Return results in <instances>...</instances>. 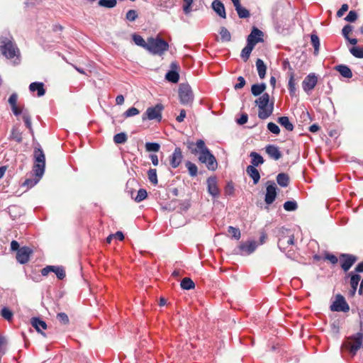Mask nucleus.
<instances>
[{"label": "nucleus", "instance_id": "nucleus-1", "mask_svg": "<svg viewBox=\"0 0 363 363\" xmlns=\"http://www.w3.org/2000/svg\"><path fill=\"white\" fill-rule=\"evenodd\" d=\"M187 147L194 155L199 152V161L201 163L206 164L208 169L215 170L216 169L218 164L216 157L206 146L205 142L203 140H198L196 143L188 142Z\"/></svg>", "mask_w": 363, "mask_h": 363}, {"label": "nucleus", "instance_id": "nucleus-2", "mask_svg": "<svg viewBox=\"0 0 363 363\" xmlns=\"http://www.w3.org/2000/svg\"><path fill=\"white\" fill-rule=\"evenodd\" d=\"M0 51L1 54L11 61L12 65H17L21 62V55L18 48L10 37L0 38Z\"/></svg>", "mask_w": 363, "mask_h": 363}, {"label": "nucleus", "instance_id": "nucleus-3", "mask_svg": "<svg viewBox=\"0 0 363 363\" xmlns=\"http://www.w3.org/2000/svg\"><path fill=\"white\" fill-rule=\"evenodd\" d=\"M269 95L267 93H264L255 100V104L259 108L258 117L260 119H266L272 114L274 104H269Z\"/></svg>", "mask_w": 363, "mask_h": 363}, {"label": "nucleus", "instance_id": "nucleus-4", "mask_svg": "<svg viewBox=\"0 0 363 363\" xmlns=\"http://www.w3.org/2000/svg\"><path fill=\"white\" fill-rule=\"evenodd\" d=\"M169 48L167 41L160 37L147 38L146 50L153 55H162Z\"/></svg>", "mask_w": 363, "mask_h": 363}, {"label": "nucleus", "instance_id": "nucleus-5", "mask_svg": "<svg viewBox=\"0 0 363 363\" xmlns=\"http://www.w3.org/2000/svg\"><path fill=\"white\" fill-rule=\"evenodd\" d=\"M342 346L345 347L352 356H354L357 352L363 347V333L359 332L348 337L343 342Z\"/></svg>", "mask_w": 363, "mask_h": 363}, {"label": "nucleus", "instance_id": "nucleus-6", "mask_svg": "<svg viewBox=\"0 0 363 363\" xmlns=\"http://www.w3.org/2000/svg\"><path fill=\"white\" fill-rule=\"evenodd\" d=\"M34 167L33 171L36 177L40 178L45 172V157L43 150L40 147L34 149Z\"/></svg>", "mask_w": 363, "mask_h": 363}, {"label": "nucleus", "instance_id": "nucleus-7", "mask_svg": "<svg viewBox=\"0 0 363 363\" xmlns=\"http://www.w3.org/2000/svg\"><path fill=\"white\" fill-rule=\"evenodd\" d=\"M164 106L161 104H157L155 106L149 107L147 108L145 113L143 115V121L148 120H156L161 121L162 120V111Z\"/></svg>", "mask_w": 363, "mask_h": 363}, {"label": "nucleus", "instance_id": "nucleus-8", "mask_svg": "<svg viewBox=\"0 0 363 363\" xmlns=\"http://www.w3.org/2000/svg\"><path fill=\"white\" fill-rule=\"evenodd\" d=\"M179 96L182 104H189L194 100V94L189 84H182L179 89Z\"/></svg>", "mask_w": 363, "mask_h": 363}, {"label": "nucleus", "instance_id": "nucleus-9", "mask_svg": "<svg viewBox=\"0 0 363 363\" xmlns=\"http://www.w3.org/2000/svg\"><path fill=\"white\" fill-rule=\"evenodd\" d=\"M330 310L332 311L347 312L350 310V307L343 296L337 294L335 297V301L330 306Z\"/></svg>", "mask_w": 363, "mask_h": 363}, {"label": "nucleus", "instance_id": "nucleus-10", "mask_svg": "<svg viewBox=\"0 0 363 363\" xmlns=\"http://www.w3.org/2000/svg\"><path fill=\"white\" fill-rule=\"evenodd\" d=\"M318 83V77L315 73L308 74L302 82V88L308 94L315 88Z\"/></svg>", "mask_w": 363, "mask_h": 363}, {"label": "nucleus", "instance_id": "nucleus-11", "mask_svg": "<svg viewBox=\"0 0 363 363\" xmlns=\"http://www.w3.org/2000/svg\"><path fill=\"white\" fill-rule=\"evenodd\" d=\"M294 244V236L289 231L286 230V235H282L278 240V247L281 251L284 252L288 247Z\"/></svg>", "mask_w": 363, "mask_h": 363}, {"label": "nucleus", "instance_id": "nucleus-12", "mask_svg": "<svg viewBox=\"0 0 363 363\" xmlns=\"http://www.w3.org/2000/svg\"><path fill=\"white\" fill-rule=\"evenodd\" d=\"M33 250L26 246L21 247L16 253V259L20 264H26L29 261Z\"/></svg>", "mask_w": 363, "mask_h": 363}, {"label": "nucleus", "instance_id": "nucleus-13", "mask_svg": "<svg viewBox=\"0 0 363 363\" xmlns=\"http://www.w3.org/2000/svg\"><path fill=\"white\" fill-rule=\"evenodd\" d=\"M357 261V257L354 255L349 254H342L340 257V262L342 269L347 272Z\"/></svg>", "mask_w": 363, "mask_h": 363}, {"label": "nucleus", "instance_id": "nucleus-14", "mask_svg": "<svg viewBox=\"0 0 363 363\" xmlns=\"http://www.w3.org/2000/svg\"><path fill=\"white\" fill-rule=\"evenodd\" d=\"M170 67L172 69L166 74L165 78L170 82L177 83L179 79V75L177 72L179 65L176 62H173L171 63Z\"/></svg>", "mask_w": 363, "mask_h": 363}, {"label": "nucleus", "instance_id": "nucleus-15", "mask_svg": "<svg viewBox=\"0 0 363 363\" xmlns=\"http://www.w3.org/2000/svg\"><path fill=\"white\" fill-rule=\"evenodd\" d=\"M183 159L182 150L179 147H176L172 155L169 157V163L172 168H177L179 166Z\"/></svg>", "mask_w": 363, "mask_h": 363}, {"label": "nucleus", "instance_id": "nucleus-16", "mask_svg": "<svg viewBox=\"0 0 363 363\" xmlns=\"http://www.w3.org/2000/svg\"><path fill=\"white\" fill-rule=\"evenodd\" d=\"M277 196V186L274 183H272L267 186L264 201L267 204L272 203Z\"/></svg>", "mask_w": 363, "mask_h": 363}, {"label": "nucleus", "instance_id": "nucleus-17", "mask_svg": "<svg viewBox=\"0 0 363 363\" xmlns=\"http://www.w3.org/2000/svg\"><path fill=\"white\" fill-rule=\"evenodd\" d=\"M208 191L213 197H217L220 194V191L217 185L216 177H209L207 179Z\"/></svg>", "mask_w": 363, "mask_h": 363}, {"label": "nucleus", "instance_id": "nucleus-18", "mask_svg": "<svg viewBox=\"0 0 363 363\" xmlns=\"http://www.w3.org/2000/svg\"><path fill=\"white\" fill-rule=\"evenodd\" d=\"M257 248V244L255 241H248L242 242L239 245V250L242 254L250 255Z\"/></svg>", "mask_w": 363, "mask_h": 363}, {"label": "nucleus", "instance_id": "nucleus-19", "mask_svg": "<svg viewBox=\"0 0 363 363\" xmlns=\"http://www.w3.org/2000/svg\"><path fill=\"white\" fill-rule=\"evenodd\" d=\"M252 38V35L250 36V38ZM256 45V42H252V40L250 39L247 40V45L241 51V57L245 61L247 62L250 57V55Z\"/></svg>", "mask_w": 363, "mask_h": 363}, {"label": "nucleus", "instance_id": "nucleus-20", "mask_svg": "<svg viewBox=\"0 0 363 363\" xmlns=\"http://www.w3.org/2000/svg\"><path fill=\"white\" fill-rule=\"evenodd\" d=\"M265 150L269 157L274 160H278L281 157V153L279 147L274 145H267Z\"/></svg>", "mask_w": 363, "mask_h": 363}, {"label": "nucleus", "instance_id": "nucleus-21", "mask_svg": "<svg viewBox=\"0 0 363 363\" xmlns=\"http://www.w3.org/2000/svg\"><path fill=\"white\" fill-rule=\"evenodd\" d=\"M212 9L221 18H226V13L223 4L220 0H214L212 3Z\"/></svg>", "mask_w": 363, "mask_h": 363}, {"label": "nucleus", "instance_id": "nucleus-22", "mask_svg": "<svg viewBox=\"0 0 363 363\" xmlns=\"http://www.w3.org/2000/svg\"><path fill=\"white\" fill-rule=\"evenodd\" d=\"M29 90L30 92L37 91V96L38 97L43 96L45 94L44 89V84L43 82H33L29 85Z\"/></svg>", "mask_w": 363, "mask_h": 363}, {"label": "nucleus", "instance_id": "nucleus-23", "mask_svg": "<svg viewBox=\"0 0 363 363\" xmlns=\"http://www.w3.org/2000/svg\"><path fill=\"white\" fill-rule=\"evenodd\" d=\"M31 324L38 333L45 335L42 332V330H45L47 328V324L45 321L40 320L39 318H33L31 319Z\"/></svg>", "mask_w": 363, "mask_h": 363}, {"label": "nucleus", "instance_id": "nucleus-24", "mask_svg": "<svg viewBox=\"0 0 363 363\" xmlns=\"http://www.w3.org/2000/svg\"><path fill=\"white\" fill-rule=\"evenodd\" d=\"M252 35L251 38L252 42H256V44L260 42H263V33L260 30L257 28H253L250 34L248 35L247 38V41L250 39V36Z\"/></svg>", "mask_w": 363, "mask_h": 363}, {"label": "nucleus", "instance_id": "nucleus-25", "mask_svg": "<svg viewBox=\"0 0 363 363\" xmlns=\"http://www.w3.org/2000/svg\"><path fill=\"white\" fill-rule=\"evenodd\" d=\"M247 174L252 179L255 184H257L260 179V174L256 167L248 166L246 169Z\"/></svg>", "mask_w": 363, "mask_h": 363}, {"label": "nucleus", "instance_id": "nucleus-26", "mask_svg": "<svg viewBox=\"0 0 363 363\" xmlns=\"http://www.w3.org/2000/svg\"><path fill=\"white\" fill-rule=\"evenodd\" d=\"M337 70L343 77L350 79L352 77V72L350 68L345 65H340L335 67Z\"/></svg>", "mask_w": 363, "mask_h": 363}, {"label": "nucleus", "instance_id": "nucleus-27", "mask_svg": "<svg viewBox=\"0 0 363 363\" xmlns=\"http://www.w3.org/2000/svg\"><path fill=\"white\" fill-rule=\"evenodd\" d=\"M267 86L264 83L255 84L252 85L251 92L255 96L261 95L266 89Z\"/></svg>", "mask_w": 363, "mask_h": 363}, {"label": "nucleus", "instance_id": "nucleus-28", "mask_svg": "<svg viewBox=\"0 0 363 363\" xmlns=\"http://www.w3.org/2000/svg\"><path fill=\"white\" fill-rule=\"evenodd\" d=\"M250 157H251V166L255 167L262 164L264 162L263 157L256 152H252Z\"/></svg>", "mask_w": 363, "mask_h": 363}, {"label": "nucleus", "instance_id": "nucleus-29", "mask_svg": "<svg viewBox=\"0 0 363 363\" xmlns=\"http://www.w3.org/2000/svg\"><path fill=\"white\" fill-rule=\"evenodd\" d=\"M277 182L281 187H286L289 184V177L286 173H279L277 176Z\"/></svg>", "mask_w": 363, "mask_h": 363}, {"label": "nucleus", "instance_id": "nucleus-30", "mask_svg": "<svg viewBox=\"0 0 363 363\" xmlns=\"http://www.w3.org/2000/svg\"><path fill=\"white\" fill-rule=\"evenodd\" d=\"M289 78L288 82V89L291 96H294L296 94V83L294 79V72H289Z\"/></svg>", "mask_w": 363, "mask_h": 363}, {"label": "nucleus", "instance_id": "nucleus-31", "mask_svg": "<svg viewBox=\"0 0 363 363\" xmlns=\"http://www.w3.org/2000/svg\"><path fill=\"white\" fill-rule=\"evenodd\" d=\"M256 67L258 72V75L261 79L264 78L266 74L267 67L261 59H257L256 61Z\"/></svg>", "mask_w": 363, "mask_h": 363}, {"label": "nucleus", "instance_id": "nucleus-32", "mask_svg": "<svg viewBox=\"0 0 363 363\" xmlns=\"http://www.w3.org/2000/svg\"><path fill=\"white\" fill-rule=\"evenodd\" d=\"M279 123L284 127L287 130L291 131L294 129L293 124L290 122L287 116H281L278 118Z\"/></svg>", "mask_w": 363, "mask_h": 363}, {"label": "nucleus", "instance_id": "nucleus-33", "mask_svg": "<svg viewBox=\"0 0 363 363\" xmlns=\"http://www.w3.org/2000/svg\"><path fill=\"white\" fill-rule=\"evenodd\" d=\"M311 44L314 48V55H318L319 52L320 48V40L318 36L316 34H311Z\"/></svg>", "mask_w": 363, "mask_h": 363}, {"label": "nucleus", "instance_id": "nucleus-34", "mask_svg": "<svg viewBox=\"0 0 363 363\" xmlns=\"http://www.w3.org/2000/svg\"><path fill=\"white\" fill-rule=\"evenodd\" d=\"M181 287L183 289L189 290L195 287L194 281L188 277L184 278L181 281Z\"/></svg>", "mask_w": 363, "mask_h": 363}, {"label": "nucleus", "instance_id": "nucleus-35", "mask_svg": "<svg viewBox=\"0 0 363 363\" xmlns=\"http://www.w3.org/2000/svg\"><path fill=\"white\" fill-rule=\"evenodd\" d=\"M23 120L26 124V126L28 128L30 133L33 135V130L31 124L30 116L28 112L23 113Z\"/></svg>", "mask_w": 363, "mask_h": 363}, {"label": "nucleus", "instance_id": "nucleus-36", "mask_svg": "<svg viewBox=\"0 0 363 363\" xmlns=\"http://www.w3.org/2000/svg\"><path fill=\"white\" fill-rule=\"evenodd\" d=\"M52 272H54L57 277L60 280H62L66 275L65 269L62 266H53V270H52Z\"/></svg>", "mask_w": 363, "mask_h": 363}, {"label": "nucleus", "instance_id": "nucleus-37", "mask_svg": "<svg viewBox=\"0 0 363 363\" xmlns=\"http://www.w3.org/2000/svg\"><path fill=\"white\" fill-rule=\"evenodd\" d=\"M133 40L137 45H139L145 49L147 48V40L145 41L142 36L135 34L133 35Z\"/></svg>", "mask_w": 363, "mask_h": 363}, {"label": "nucleus", "instance_id": "nucleus-38", "mask_svg": "<svg viewBox=\"0 0 363 363\" xmlns=\"http://www.w3.org/2000/svg\"><path fill=\"white\" fill-rule=\"evenodd\" d=\"M0 315L8 321H11L13 316V312L7 307L2 308Z\"/></svg>", "mask_w": 363, "mask_h": 363}, {"label": "nucleus", "instance_id": "nucleus-39", "mask_svg": "<svg viewBox=\"0 0 363 363\" xmlns=\"http://www.w3.org/2000/svg\"><path fill=\"white\" fill-rule=\"evenodd\" d=\"M127 140L128 137L125 133H117L113 136V141L116 144H123Z\"/></svg>", "mask_w": 363, "mask_h": 363}, {"label": "nucleus", "instance_id": "nucleus-40", "mask_svg": "<svg viewBox=\"0 0 363 363\" xmlns=\"http://www.w3.org/2000/svg\"><path fill=\"white\" fill-rule=\"evenodd\" d=\"M220 38L222 41L229 42L231 40L230 33L228 30V29L225 27H221L220 32Z\"/></svg>", "mask_w": 363, "mask_h": 363}, {"label": "nucleus", "instance_id": "nucleus-41", "mask_svg": "<svg viewBox=\"0 0 363 363\" xmlns=\"http://www.w3.org/2000/svg\"><path fill=\"white\" fill-rule=\"evenodd\" d=\"M186 167L191 177H196L197 175L198 168L195 164L190 161H187L186 162Z\"/></svg>", "mask_w": 363, "mask_h": 363}, {"label": "nucleus", "instance_id": "nucleus-42", "mask_svg": "<svg viewBox=\"0 0 363 363\" xmlns=\"http://www.w3.org/2000/svg\"><path fill=\"white\" fill-rule=\"evenodd\" d=\"M147 176L149 181L153 184L154 185H156L158 182L157 180V171L155 169H150L147 172Z\"/></svg>", "mask_w": 363, "mask_h": 363}, {"label": "nucleus", "instance_id": "nucleus-43", "mask_svg": "<svg viewBox=\"0 0 363 363\" xmlns=\"http://www.w3.org/2000/svg\"><path fill=\"white\" fill-rule=\"evenodd\" d=\"M351 54L357 58H363V46L362 47H352L350 49Z\"/></svg>", "mask_w": 363, "mask_h": 363}, {"label": "nucleus", "instance_id": "nucleus-44", "mask_svg": "<svg viewBox=\"0 0 363 363\" xmlns=\"http://www.w3.org/2000/svg\"><path fill=\"white\" fill-rule=\"evenodd\" d=\"M238 16L240 18H245L250 16V12L247 9L242 7L241 5L235 8Z\"/></svg>", "mask_w": 363, "mask_h": 363}, {"label": "nucleus", "instance_id": "nucleus-45", "mask_svg": "<svg viewBox=\"0 0 363 363\" xmlns=\"http://www.w3.org/2000/svg\"><path fill=\"white\" fill-rule=\"evenodd\" d=\"M298 208L297 203L295 201H288L284 203V208L287 211H294Z\"/></svg>", "mask_w": 363, "mask_h": 363}, {"label": "nucleus", "instance_id": "nucleus-46", "mask_svg": "<svg viewBox=\"0 0 363 363\" xmlns=\"http://www.w3.org/2000/svg\"><path fill=\"white\" fill-rule=\"evenodd\" d=\"M11 137L13 140H14L16 142H17L18 143L22 142V140H23L22 133L17 128H13V130L11 131Z\"/></svg>", "mask_w": 363, "mask_h": 363}, {"label": "nucleus", "instance_id": "nucleus-47", "mask_svg": "<svg viewBox=\"0 0 363 363\" xmlns=\"http://www.w3.org/2000/svg\"><path fill=\"white\" fill-rule=\"evenodd\" d=\"M228 232L231 234L232 237L235 240H239L241 236L240 230L238 228L229 226L228 228Z\"/></svg>", "mask_w": 363, "mask_h": 363}, {"label": "nucleus", "instance_id": "nucleus-48", "mask_svg": "<svg viewBox=\"0 0 363 363\" xmlns=\"http://www.w3.org/2000/svg\"><path fill=\"white\" fill-rule=\"evenodd\" d=\"M116 0H99V5L106 8H113L116 5Z\"/></svg>", "mask_w": 363, "mask_h": 363}, {"label": "nucleus", "instance_id": "nucleus-49", "mask_svg": "<svg viewBox=\"0 0 363 363\" xmlns=\"http://www.w3.org/2000/svg\"><path fill=\"white\" fill-rule=\"evenodd\" d=\"M145 148L148 152H158L160 150V145L157 143H146Z\"/></svg>", "mask_w": 363, "mask_h": 363}, {"label": "nucleus", "instance_id": "nucleus-50", "mask_svg": "<svg viewBox=\"0 0 363 363\" xmlns=\"http://www.w3.org/2000/svg\"><path fill=\"white\" fill-rule=\"evenodd\" d=\"M360 276L358 274H352L350 277V286L351 288H354V289H357L359 285V282L360 281Z\"/></svg>", "mask_w": 363, "mask_h": 363}, {"label": "nucleus", "instance_id": "nucleus-51", "mask_svg": "<svg viewBox=\"0 0 363 363\" xmlns=\"http://www.w3.org/2000/svg\"><path fill=\"white\" fill-rule=\"evenodd\" d=\"M139 113H140V111L138 108H136L135 107H131L123 113V116L125 118H129V117L135 116L139 114Z\"/></svg>", "mask_w": 363, "mask_h": 363}, {"label": "nucleus", "instance_id": "nucleus-52", "mask_svg": "<svg viewBox=\"0 0 363 363\" xmlns=\"http://www.w3.org/2000/svg\"><path fill=\"white\" fill-rule=\"evenodd\" d=\"M147 196V191L144 189H140L138 190L136 197L135 198V200L137 202H140L143 201Z\"/></svg>", "mask_w": 363, "mask_h": 363}, {"label": "nucleus", "instance_id": "nucleus-53", "mask_svg": "<svg viewBox=\"0 0 363 363\" xmlns=\"http://www.w3.org/2000/svg\"><path fill=\"white\" fill-rule=\"evenodd\" d=\"M138 18V13L135 10L130 9L126 13L125 18L129 21H134Z\"/></svg>", "mask_w": 363, "mask_h": 363}, {"label": "nucleus", "instance_id": "nucleus-54", "mask_svg": "<svg viewBox=\"0 0 363 363\" xmlns=\"http://www.w3.org/2000/svg\"><path fill=\"white\" fill-rule=\"evenodd\" d=\"M267 128L271 133L274 134L278 135L280 133L279 126L272 122H270L267 124Z\"/></svg>", "mask_w": 363, "mask_h": 363}, {"label": "nucleus", "instance_id": "nucleus-55", "mask_svg": "<svg viewBox=\"0 0 363 363\" xmlns=\"http://www.w3.org/2000/svg\"><path fill=\"white\" fill-rule=\"evenodd\" d=\"M357 18V13L354 11H350L345 20L348 22H354Z\"/></svg>", "mask_w": 363, "mask_h": 363}, {"label": "nucleus", "instance_id": "nucleus-56", "mask_svg": "<svg viewBox=\"0 0 363 363\" xmlns=\"http://www.w3.org/2000/svg\"><path fill=\"white\" fill-rule=\"evenodd\" d=\"M57 320L63 323V324H67L69 323V318L67 315L65 313H60L57 315Z\"/></svg>", "mask_w": 363, "mask_h": 363}, {"label": "nucleus", "instance_id": "nucleus-57", "mask_svg": "<svg viewBox=\"0 0 363 363\" xmlns=\"http://www.w3.org/2000/svg\"><path fill=\"white\" fill-rule=\"evenodd\" d=\"M324 259L328 260L333 264H336L338 262L337 257L335 255L330 253H326Z\"/></svg>", "mask_w": 363, "mask_h": 363}, {"label": "nucleus", "instance_id": "nucleus-58", "mask_svg": "<svg viewBox=\"0 0 363 363\" xmlns=\"http://www.w3.org/2000/svg\"><path fill=\"white\" fill-rule=\"evenodd\" d=\"M352 27L351 26H350V25L345 26L342 30L343 36L346 39H349V33L350 32H352Z\"/></svg>", "mask_w": 363, "mask_h": 363}, {"label": "nucleus", "instance_id": "nucleus-59", "mask_svg": "<svg viewBox=\"0 0 363 363\" xmlns=\"http://www.w3.org/2000/svg\"><path fill=\"white\" fill-rule=\"evenodd\" d=\"M184 2V5L183 6V10L185 13H189L191 11L190 6L193 3V0H183Z\"/></svg>", "mask_w": 363, "mask_h": 363}, {"label": "nucleus", "instance_id": "nucleus-60", "mask_svg": "<svg viewBox=\"0 0 363 363\" xmlns=\"http://www.w3.org/2000/svg\"><path fill=\"white\" fill-rule=\"evenodd\" d=\"M238 82L234 86V88L236 90L242 89L245 84V79L242 77H239L238 78Z\"/></svg>", "mask_w": 363, "mask_h": 363}, {"label": "nucleus", "instance_id": "nucleus-61", "mask_svg": "<svg viewBox=\"0 0 363 363\" xmlns=\"http://www.w3.org/2000/svg\"><path fill=\"white\" fill-rule=\"evenodd\" d=\"M17 99H18V96L16 93L12 94L9 96V103L10 104L11 107L16 106Z\"/></svg>", "mask_w": 363, "mask_h": 363}, {"label": "nucleus", "instance_id": "nucleus-62", "mask_svg": "<svg viewBox=\"0 0 363 363\" xmlns=\"http://www.w3.org/2000/svg\"><path fill=\"white\" fill-rule=\"evenodd\" d=\"M349 6L347 4H344L342 5L341 8L337 11V16L338 17H341L343 14L348 10Z\"/></svg>", "mask_w": 363, "mask_h": 363}, {"label": "nucleus", "instance_id": "nucleus-63", "mask_svg": "<svg viewBox=\"0 0 363 363\" xmlns=\"http://www.w3.org/2000/svg\"><path fill=\"white\" fill-rule=\"evenodd\" d=\"M234 192V186L233 184L230 183H228L225 189V193L227 195H231Z\"/></svg>", "mask_w": 363, "mask_h": 363}, {"label": "nucleus", "instance_id": "nucleus-64", "mask_svg": "<svg viewBox=\"0 0 363 363\" xmlns=\"http://www.w3.org/2000/svg\"><path fill=\"white\" fill-rule=\"evenodd\" d=\"M248 116L247 114L243 113L240 118L237 119V123L240 125L245 124L247 122Z\"/></svg>", "mask_w": 363, "mask_h": 363}]
</instances>
